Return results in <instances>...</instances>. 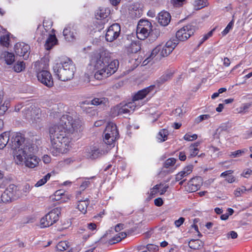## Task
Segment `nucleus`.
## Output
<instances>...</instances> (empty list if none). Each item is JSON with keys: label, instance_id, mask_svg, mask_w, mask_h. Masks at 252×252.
<instances>
[{"label": "nucleus", "instance_id": "1", "mask_svg": "<svg viewBox=\"0 0 252 252\" xmlns=\"http://www.w3.org/2000/svg\"><path fill=\"white\" fill-rule=\"evenodd\" d=\"M82 124L80 120L73 119L69 115H63L58 125L50 128L51 143L50 151L53 156H57L65 152L71 141L70 134L82 130Z\"/></svg>", "mask_w": 252, "mask_h": 252}, {"label": "nucleus", "instance_id": "2", "mask_svg": "<svg viewBox=\"0 0 252 252\" xmlns=\"http://www.w3.org/2000/svg\"><path fill=\"white\" fill-rule=\"evenodd\" d=\"M91 64L96 70L94 77L101 80L114 74L117 71L119 63L117 60H112L110 53L104 51L99 55L93 57Z\"/></svg>", "mask_w": 252, "mask_h": 252}, {"label": "nucleus", "instance_id": "3", "mask_svg": "<svg viewBox=\"0 0 252 252\" xmlns=\"http://www.w3.org/2000/svg\"><path fill=\"white\" fill-rule=\"evenodd\" d=\"M53 69L56 76L62 81L71 80L76 71V67L73 62L66 56L59 58L58 62L53 66Z\"/></svg>", "mask_w": 252, "mask_h": 252}, {"label": "nucleus", "instance_id": "4", "mask_svg": "<svg viewBox=\"0 0 252 252\" xmlns=\"http://www.w3.org/2000/svg\"><path fill=\"white\" fill-rule=\"evenodd\" d=\"M35 145L28 144L25 148L20 149L16 153V161L21 164L24 161L25 165L29 168H34L38 164L39 159L33 155L36 151Z\"/></svg>", "mask_w": 252, "mask_h": 252}, {"label": "nucleus", "instance_id": "5", "mask_svg": "<svg viewBox=\"0 0 252 252\" xmlns=\"http://www.w3.org/2000/svg\"><path fill=\"white\" fill-rule=\"evenodd\" d=\"M104 134L103 141L105 143L109 146L113 145L119 136L116 124L113 123H108L104 131Z\"/></svg>", "mask_w": 252, "mask_h": 252}, {"label": "nucleus", "instance_id": "6", "mask_svg": "<svg viewBox=\"0 0 252 252\" xmlns=\"http://www.w3.org/2000/svg\"><path fill=\"white\" fill-rule=\"evenodd\" d=\"M47 59L44 57L40 61L35 63V66L37 72V77L39 81L47 86Z\"/></svg>", "mask_w": 252, "mask_h": 252}, {"label": "nucleus", "instance_id": "7", "mask_svg": "<svg viewBox=\"0 0 252 252\" xmlns=\"http://www.w3.org/2000/svg\"><path fill=\"white\" fill-rule=\"evenodd\" d=\"M20 196L17 187L10 185L1 195V200L4 203H8L17 199Z\"/></svg>", "mask_w": 252, "mask_h": 252}, {"label": "nucleus", "instance_id": "8", "mask_svg": "<svg viewBox=\"0 0 252 252\" xmlns=\"http://www.w3.org/2000/svg\"><path fill=\"white\" fill-rule=\"evenodd\" d=\"M11 142L12 143L13 148L17 149V152L23 148H25L28 144L34 145L31 141L28 140H25L23 135L20 133H14L11 138Z\"/></svg>", "mask_w": 252, "mask_h": 252}, {"label": "nucleus", "instance_id": "9", "mask_svg": "<svg viewBox=\"0 0 252 252\" xmlns=\"http://www.w3.org/2000/svg\"><path fill=\"white\" fill-rule=\"evenodd\" d=\"M194 26L191 25H188L176 32V37L178 41H184L189 38L194 33Z\"/></svg>", "mask_w": 252, "mask_h": 252}, {"label": "nucleus", "instance_id": "10", "mask_svg": "<svg viewBox=\"0 0 252 252\" xmlns=\"http://www.w3.org/2000/svg\"><path fill=\"white\" fill-rule=\"evenodd\" d=\"M121 32V27L119 24H112L108 29L106 34V40L108 42H112L116 39L119 36Z\"/></svg>", "mask_w": 252, "mask_h": 252}, {"label": "nucleus", "instance_id": "11", "mask_svg": "<svg viewBox=\"0 0 252 252\" xmlns=\"http://www.w3.org/2000/svg\"><path fill=\"white\" fill-rule=\"evenodd\" d=\"M30 49V46L24 43H17L14 47L16 54L20 57H23L24 60L28 59Z\"/></svg>", "mask_w": 252, "mask_h": 252}, {"label": "nucleus", "instance_id": "12", "mask_svg": "<svg viewBox=\"0 0 252 252\" xmlns=\"http://www.w3.org/2000/svg\"><path fill=\"white\" fill-rule=\"evenodd\" d=\"M74 24H69L63 30V35L67 41H72L76 39L77 33Z\"/></svg>", "mask_w": 252, "mask_h": 252}, {"label": "nucleus", "instance_id": "13", "mask_svg": "<svg viewBox=\"0 0 252 252\" xmlns=\"http://www.w3.org/2000/svg\"><path fill=\"white\" fill-rule=\"evenodd\" d=\"M71 195L63 189L57 190L54 194L50 196V200L52 201H60L61 202H66L70 199Z\"/></svg>", "mask_w": 252, "mask_h": 252}, {"label": "nucleus", "instance_id": "14", "mask_svg": "<svg viewBox=\"0 0 252 252\" xmlns=\"http://www.w3.org/2000/svg\"><path fill=\"white\" fill-rule=\"evenodd\" d=\"M155 88V86L151 85L139 91L133 97V100L138 101L143 99L148 94H152L154 91Z\"/></svg>", "mask_w": 252, "mask_h": 252}, {"label": "nucleus", "instance_id": "15", "mask_svg": "<svg viewBox=\"0 0 252 252\" xmlns=\"http://www.w3.org/2000/svg\"><path fill=\"white\" fill-rule=\"evenodd\" d=\"M25 115L28 119L35 120L39 118V109L33 106L28 107L25 108Z\"/></svg>", "mask_w": 252, "mask_h": 252}, {"label": "nucleus", "instance_id": "16", "mask_svg": "<svg viewBox=\"0 0 252 252\" xmlns=\"http://www.w3.org/2000/svg\"><path fill=\"white\" fill-rule=\"evenodd\" d=\"M202 183V179L200 177H195L191 178L188 183V187L190 191L194 192L200 188Z\"/></svg>", "mask_w": 252, "mask_h": 252}, {"label": "nucleus", "instance_id": "17", "mask_svg": "<svg viewBox=\"0 0 252 252\" xmlns=\"http://www.w3.org/2000/svg\"><path fill=\"white\" fill-rule=\"evenodd\" d=\"M60 213V209L59 208H55L48 212V227L59 220Z\"/></svg>", "mask_w": 252, "mask_h": 252}, {"label": "nucleus", "instance_id": "18", "mask_svg": "<svg viewBox=\"0 0 252 252\" xmlns=\"http://www.w3.org/2000/svg\"><path fill=\"white\" fill-rule=\"evenodd\" d=\"M171 20V15L167 11H161L158 14V22L162 26H167Z\"/></svg>", "mask_w": 252, "mask_h": 252}, {"label": "nucleus", "instance_id": "19", "mask_svg": "<svg viewBox=\"0 0 252 252\" xmlns=\"http://www.w3.org/2000/svg\"><path fill=\"white\" fill-rule=\"evenodd\" d=\"M87 149V157L92 159L97 158L102 154V151L95 146H91Z\"/></svg>", "mask_w": 252, "mask_h": 252}, {"label": "nucleus", "instance_id": "20", "mask_svg": "<svg viewBox=\"0 0 252 252\" xmlns=\"http://www.w3.org/2000/svg\"><path fill=\"white\" fill-rule=\"evenodd\" d=\"M193 169V166L192 165H188L185 167L182 171L179 172L175 177V180L176 182L179 181L186 177L188 175L190 174Z\"/></svg>", "mask_w": 252, "mask_h": 252}, {"label": "nucleus", "instance_id": "21", "mask_svg": "<svg viewBox=\"0 0 252 252\" xmlns=\"http://www.w3.org/2000/svg\"><path fill=\"white\" fill-rule=\"evenodd\" d=\"M90 201L88 198L80 199L78 201L77 208L83 214H85L87 212V209L89 204Z\"/></svg>", "mask_w": 252, "mask_h": 252}, {"label": "nucleus", "instance_id": "22", "mask_svg": "<svg viewBox=\"0 0 252 252\" xmlns=\"http://www.w3.org/2000/svg\"><path fill=\"white\" fill-rule=\"evenodd\" d=\"M110 14V10L108 8L100 7L95 13V17L97 19H104L107 18Z\"/></svg>", "mask_w": 252, "mask_h": 252}, {"label": "nucleus", "instance_id": "23", "mask_svg": "<svg viewBox=\"0 0 252 252\" xmlns=\"http://www.w3.org/2000/svg\"><path fill=\"white\" fill-rule=\"evenodd\" d=\"M150 34V31L146 30L145 29L139 28L137 27L136 35L138 39L140 40H144L149 37Z\"/></svg>", "mask_w": 252, "mask_h": 252}, {"label": "nucleus", "instance_id": "24", "mask_svg": "<svg viewBox=\"0 0 252 252\" xmlns=\"http://www.w3.org/2000/svg\"><path fill=\"white\" fill-rule=\"evenodd\" d=\"M55 31L52 30V33L48 35V51L50 50L52 48L58 44V40L54 33Z\"/></svg>", "mask_w": 252, "mask_h": 252}, {"label": "nucleus", "instance_id": "25", "mask_svg": "<svg viewBox=\"0 0 252 252\" xmlns=\"http://www.w3.org/2000/svg\"><path fill=\"white\" fill-rule=\"evenodd\" d=\"M10 137L9 132L6 131L0 135V149H3L8 143Z\"/></svg>", "mask_w": 252, "mask_h": 252}, {"label": "nucleus", "instance_id": "26", "mask_svg": "<svg viewBox=\"0 0 252 252\" xmlns=\"http://www.w3.org/2000/svg\"><path fill=\"white\" fill-rule=\"evenodd\" d=\"M108 103V98L105 97L94 98L90 102H88V104H92L94 105H106Z\"/></svg>", "mask_w": 252, "mask_h": 252}, {"label": "nucleus", "instance_id": "27", "mask_svg": "<svg viewBox=\"0 0 252 252\" xmlns=\"http://www.w3.org/2000/svg\"><path fill=\"white\" fill-rule=\"evenodd\" d=\"M189 246L191 249L198 250L203 247V243L198 239H192L189 242Z\"/></svg>", "mask_w": 252, "mask_h": 252}, {"label": "nucleus", "instance_id": "28", "mask_svg": "<svg viewBox=\"0 0 252 252\" xmlns=\"http://www.w3.org/2000/svg\"><path fill=\"white\" fill-rule=\"evenodd\" d=\"M137 27L139 28L145 29L149 31H151L152 28L151 23L147 20H140L138 22Z\"/></svg>", "mask_w": 252, "mask_h": 252}, {"label": "nucleus", "instance_id": "29", "mask_svg": "<svg viewBox=\"0 0 252 252\" xmlns=\"http://www.w3.org/2000/svg\"><path fill=\"white\" fill-rule=\"evenodd\" d=\"M114 109L117 111L118 115H122L124 114H127L130 112V110L128 109L126 105H121V104L116 106Z\"/></svg>", "mask_w": 252, "mask_h": 252}, {"label": "nucleus", "instance_id": "30", "mask_svg": "<svg viewBox=\"0 0 252 252\" xmlns=\"http://www.w3.org/2000/svg\"><path fill=\"white\" fill-rule=\"evenodd\" d=\"M160 33V30L158 28H152L150 31V34L149 36V40L152 41L156 40L159 36Z\"/></svg>", "mask_w": 252, "mask_h": 252}, {"label": "nucleus", "instance_id": "31", "mask_svg": "<svg viewBox=\"0 0 252 252\" xmlns=\"http://www.w3.org/2000/svg\"><path fill=\"white\" fill-rule=\"evenodd\" d=\"M172 75L173 74L171 72L165 73L157 80V82L159 85L163 84L165 82L171 79Z\"/></svg>", "mask_w": 252, "mask_h": 252}, {"label": "nucleus", "instance_id": "32", "mask_svg": "<svg viewBox=\"0 0 252 252\" xmlns=\"http://www.w3.org/2000/svg\"><path fill=\"white\" fill-rule=\"evenodd\" d=\"M252 186L248 189H247L245 187L242 186L241 188H238L236 189L234 191V194L236 197H239L242 194L245 193L246 191H249L251 190Z\"/></svg>", "mask_w": 252, "mask_h": 252}, {"label": "nucleus", "instance_id": "33", "mask_svg": "<svg viewBox=\"0 0 252 252\" xmlns=\"http://www.w3.org/2000/svg\"><path fill=\"white\" fill-rule=\"evenodd\" d=\"M168 135V130L165 129H162L159 131L157 137L160 140V142H163L167 139Z\"/></svg>", "mask_w": 252, "mask_h": 252}, {"label": "nucleus", "instance_id": "34", "mask_svg": "<svg viewBox=\"0 0 252 252\" xmlns=\"http://www.w3.org/2000/svg\"><path fill=\"white\" fill-rule=\"evenodd\" d=\"M178 44V40L176 39H170L168 40L164 45L166 48L170 49L171 52L175 49Z\"/></svg>", "mask_w": 252, "mask_h": 252}, {"label": "nucleus", "instance_id": "35", "mask_svg": "<svg viewBox=\"0 0 252 252\" xmlns=\"http://www.w3.org/2000/svg\"><path fill=\"white\" fill-rule=\"evenodd\" d=\"M68 243L66 241H61L56 246V248L59 251H63L68 248Z\"/></svg>", "mask_w": 252, "mask_h": 252}, {"label": "nucleus", "instance_id": "36", "mask_svg": "<svg viewBox=\"0 0 252 252\" xmlns=\"http://www.w3.org/2000/svg\"><path fill=\"white\" fill-rule=\"evenodd\" d=\"M161 50V45H159L157 46L156 47H155L153 51H152L151 55L149 58H147V60L149 59H153L155 58L157 55H158L160 56V50Z\"/></svg>", "mask_w": 252, "mask_h": 252}, {"label": "nucleus", "instance_id": "37", "mask_svg": "<svg viewBox=\"0 0 252 252\" xmlns=\"http://www.w3.org/2000/svg\"><path fill=\"white\" fill-rule=\"evenodd\" d=\"M130 49L132 53H136L141 49V45L139 41L132 42L130 45Z\"/></svg>", "mask_w": 252, "mask_h": 252}, {"label": "nucleus", "instance_id": "38", "mask_svg": "<svg viewBox=\"0 0 252 252\" xmlns=\"http://www.w3.org/2000/svg\"><path fill=\"white\" fill-rule=\"evenodd\" d=\"M25 65L23 62H18L14 66L15 71L20 72L25 69Z\"/></svg>", "mask_w": 252, "mask_h": 252}, {"label": "nucleus", "instance_id": "39", "mask_svg": "<svg viewBox=\"0 0 252 252\" xmlns=\"http://www.w3.org/2000/svg\"><path fill=\"white\" fill-rule=\"evenodd\" d=\"M5 58L6 63L9 65L12 64L15 61V56L13 54L11 53H7Z\"/></svg>", "mask_w": 252, "mask_h": 252}, {"label": "nucleus", "instance_id": "40", "mask_svg": "<svg viewBox=\"0 0 252 252\" xmlns=\"http://www.w3.org/2000/svg\"><path fill=\"white\" fill-rule=\"evenodd\" d=\"M206 0H197L194 1V6L196 10L200 9L206 6Z\"/></svg>", "mask_w": 252, "mask_h": 252}, {"label": "nucleus", "instance_id": "41", "mask_svg": "<svg viewBox=\"0 0 252 252\" xmlns=\"http://www.w3.org/2000/svg\"><path fill=\"white\" fill-rule=\"evenodd\" d=\"M176 162V159L174 158H169L165 160L164 163V167L168 168L174 165Z\"/></svg>", "mask_w": 252, "mask_h": 252}, {"label": "nucleus", "instance_id": "42", "mask_svg": "<svg viewBox=\"0 0 252 252\" xmlns=\"http://www.w3.org/2000/svg\"><path fill=\"white\" fill-rule=\"evenodd\" d=\"M252 106V102L250 103H245L242 104L240 107L239 113H246L248 111V109Z\"/></svg>", "mask_w": 252, "mask_h": 252}, {"label": "nucleus", "instance_id": "43", "mask_svg": "<svg viewBox=\"0 0 252 252\" xmlns=\"http://www.w3.org/2000/svg\"><path fill=\"white\" fill-rule=\"evenodd\" d=\"M161 50L160 52V57H165L168 56L172 52L164 45H161Z\"/></svg>", "mask_w": 252, "mask_h": 252}, {"label": "nucleus", "instance_id": "44", "mask_svg": "<svg viewBox=\"0 0 252 252\" xmlns=\"http://www.w3.org/2000/svg\"><path fill=\"white\" fill-rule=\"evenodd\" d=\"M9 37L8 35H4L0 37V44L5 47L9 45Z\"/></svg>", "mask_w": 252, "mask_h": 252}, {"label": "nucleus", "instance_id": "45", "mask_svg": "<svg viewBox=\"0 0 252 252\" xmlns=\"http://www.w3.org/2000/svg\"><path fill=\"white\" fill-rule=\"evenodd\" d=\"M247 151V149H244L243 150H239L235 152H231L230 154V157L232 158H237L240 157L242 154H244Z\"/></svg>", "mask_w": 252, "mask_h": 252}, {"label": "nucleus", "instance_id": "46", "mask_svg": "<svg viewBox=\"0 0 252 252\" xmlns=\"http://www.w3.org/2000/svg\"><path fill=\"white\" fill-rule=\"evenodd\" d=\"M136 101V100H133V98H132V101L126 103L125 105L128 109L130 110V111H133L137 107Z\"/></svg>", "mask_w": 252, "mask_h": 252}, {"label": "nucleus", "instance_id": "47", "mask_svg": "<svg viewBox=\"0 0 252 252\" xmlns=\"http://www.w3.org/2000/svg\"><path fill=\"white\" fill-rule=\"evenodd\" d=\"M210 117L209 115L205 114V115H202L198 117H197L195 119V123L196 124H199V123L201 122L202 121L205 120H207Z\"/></svg>", "mask_w": 252, "mask_h": 252}, {"label": "nucleus", "instance_id": "48", "mask_svg": "<svg viewBox=\"0 0 252 252\" xmlns=\"http://www.w3.org/2000/svg\"><path fill=\"white\" fill-rule=\"evenodd\" d=\"M94 177H92L90 178V179L94 178ZM90 178H87L86 179V180L83 181L81 185L80 186V189H82V190H84L85 189L87 188H88L90 185V182L89 181Z\"/></svg>", "mask_w": 252, "mask_h": 252}, {"label": "nucleus", "instance_id": "49", "mask_svg": "<svg viewBox=\"0 0 252 252\" xmlns=\"http://www.w3.org/2000/svg\"><path fill=\"white\" fill-rule=\"evenodd\" d=\"M197 138V135L196 134H193L192 135L190 134L189 133H186L184 137V139L187 141H193Z\"/></svg>", "mask_w": 252, "mask_h": 252}, {"label": "nucleus", "instance_id": "50", "mask_svg": "<svg viewBox=\"0 0 252 252\" xmlns=\"http://www.w3.org/2000/svg\"><path fill=\"white\" fill-rule=\"evenodd\" d=\"M233 24H234V23H233V21H230L228 23V24L227 25L226 27L221 32V33L223 35H225L226 34H227L229 32L230 30L232 28Z\"/></svg>", "mask_w": 252, "mask_h": 252}, {"label": "nucleus", "instance_id": "51", "mask_svg": "<svg viewBox=\"0 0 252 252\" xmlns=\"http://www.w3.org/2000/svg\"><path fill=\"white\" fill-rule=\"evenodd\" d=\"M189 158L194 157L197 155L199 151L197 148H191L189 147Z\"/></svg>", "mask_w": 252, "mask_h": 252}, {"label": "nucleus", "instance_id": "52", "mask_svg": "<svg viewBox=\"0 0 252 252\" xmlns=\"http://www.w3.org/2000/svg\"><path fill=\"white\" fill-rule=\"evenodd\" d=\"M47 181V174L45 175L44 177L39 180L35 185V186L36 187H40L44 184H45Z\"/></svg>", "mask_w": 252, "mask_h": 252}, {"label": "nucleus", "instance_id": "53", "mask_svg": "<svg viewBox=\"0 0 252 252\" xmlns=\"http://www.w3.org/2000/svg\"><path fill=\"white\" fill-rule=\"evenodd\" d=\"M172 3L174 6L179 7L182 6L185 2L186 0H171Z\"/></svg>", "mask_w": 252, "mask_h": 252}, {"label": "nucleus", "instance_id": "54", "mask_svg": "<svg viewBox=\"0 0 252 252\" xmlns=\"http://www.w3.org/2000/svg\"><path fill=\"white\" fill-rule=\"evenodd\" d=\"M7 109L8 106L7 105L5 106L4 104H2V96L0 94V114H3Z\"/></svg>", "mask_w": 252, "mask_h": 252}, {"label": "nucleus", "instance_id": "55", "mask_svg": "<svg viewBox=\"0 0 252 252\" xmlns=\"http://www.w3.org/2000/svg\"><path fill=\"white\" fill-rule=\"evenodd\" d=\"M121 241V238L119 236L118 234L114 236L113 238L109 240V244L110 245L114 244Z\"/></svg>", "mask_w": 252, "mask_h": 252}, {"label": "nucleus", "instance_id": "56", "mask_svg": "<svg viewBox=\"0 0 252 252\" xmlns=\"http://www.w3.org/2000/svg\"><path fill=\"white\" fill-rule=\"evenodd\" d=\"M47 214H46L43 218H42L40 220V226L41 228H45L47 227L46 222L47 221Z\"/></svg>", "mask_w": 252, "mask_h": 252}, {"label": "nucleus", "instance_id": "57", "mask_svg": "<svg viewBox=\"0 0 252 252\" xmlns=\"http://www.w3.org/2000/svg\"><path fill=\"white\" fill-rule=\"evenodd\" d=\"M185 220V219L183 217H180L178 220L174 221V224L177 227H179L182 224H183Z\"/></svg>", "mask_w": 252, "mask_h": 252}, {"label": "nucleus", "instance_id": "58", "mask_svg": "<svg viewBox=\"0 0 252 252\" xmlns=\"http://www.w3.org/2000/svg\"><path fill=\"white\" fill-rule=\"evenodd\" d=\"M154 203L156 206L160 207L162 205L163 201L161 198H158L155 199Z\"/></svg>", "mask_w": 252, "mask_h": 252}, {"label": "nucleus", "instance_id": "59", "mask_svg": "<svg viewBox=\"0 0 252 252\" xmlns=\"http://www.w3.org/2000/svg\"><path fill=\"white\" fill-rule=\"evenodd\" d=\"M238 234L234 231H231L227 233V237H231L232 239H235L237 237Z\"/></svg>", "mask_w": 252, "mask_h": 252}, {"label": "nucleus", "instance_id": "60", "mask_svg": "<svg viewBox=\"0 0 252 252\" xmlns=\"http://www.w3.org/2000/svg\"><path fill=\"white\" fill-rule=\"evenodd\" d=\"M87 227L90 230H94L96 228V225L94 223H89L87 224Z\"/></svg>", "mask_w": 252, "mask_h": 252}, {"label": "nucleus", "instance_id": "61", "mask_svg": "<svg viewBox=\"0 0 252 252\" xmlns=\"http://www.w3.org/2000/svg\"><path fill=\"white\" fill-rule=\"evenodd\" d=\"M48 88L53 86V81L51 74L48 72Z\"/></svg>", "mask_w": 252, "mask_h": 252}, {"label": "nucleus", "instance_id": "62", "mask_svg": "<svg viewBox=\"0 0 252 252\" xmlns=\"http://www.w3.org/2000/svg\"><path fill=\"white\" fill-rule=\"evenodd\" d=\"M179 159L182 161H185L187 158L186 154L184 152H180L179 155Z\"/></svg>", "mask_w": 252, "mask_h": 252}, {"label": "nucleus", "instance_id": "63", "mask_svg": "<svg viewBox=\"0 0 252 252\" xmlns=\"http://www.w3.org/2000/svg\"><path fill=\"white\" fill-rule=\"evenodd\" d=\"M233 171L232 170H227L225 172H222L220 176L221 177H225L227 176H228L229 174H231Z\"/></svg>", "mask_w": 252, "mask_h": 252}, {"label": "nucleus", "instance_id": "64", "mask_svg": "<svg viewBox=\"0 0 252 252\" xmlns=\"http://www.w3.org/2000/svg\"><path fill=\"white\" fill-rule=\"evenodd\" d=\"M124 224L122 223H119L115 226V230L116 232H119L123 229Z\"/></svg>", "mask_w": 252, "mask_h": 252}]
</instances>
